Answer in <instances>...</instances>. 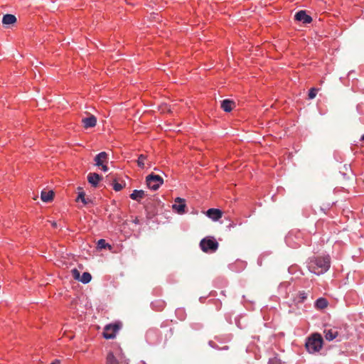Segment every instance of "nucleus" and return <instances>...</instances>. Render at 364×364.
I'll list each match as a JSON object with an SVG mask.
<instances>
[{
	"label": "nucleus",
	"mask_w": 364,
	"mask_h": 364,
	"mask_svg": "<svg viewBox=\"0 0 364 364\" xmlns=\"http://www.w3.org/2000/svg\"><path fill=\"white\" fill-rule=\"evenodd\" d=\"M144 208L146 213V218L151 219L158 212V209L154 201L151 199L146 200L144 204Z\"/></svg>",
	"instance_id": "nucleus-9"
},
{
	"label": "nucleus",
	"mask_w": 364,
	"mask_h": 364,
	"mask_svg": "<svg viewBox=\"0 0 364 364\" xmlns=\"http://www.w3.org/2000/svg\"><path fill=\"white\" fill-rule=\"evenodd\" d=\"M86 205H88V204H93V201L92 200L88 198H86Z\"/></svg>",
	"instance_id": "nucleus-38"
},
{
	"label": "nucleus",
	"mask_w": 364,
	"mask_h": 364,
	"mask_svg": "<svg viewBox=\"0 0 364 364\" xmlns=\"http://www.w3.org/2000/svg\"><path fill=\"white\" fill-rule=\"evenodd\" d=\"M82 124L85 129H89L95 127L97 124V117L91 114L88 117L82 119Z\"/></svg>",
	"instance_id": "nucleus-14"
},
{
	"label": "nucleus",
	"mask_w": 364,
	"mask_h": 364,
	"mask_svg": "<svg viewBox=\"0 0 364 364\" xmlns=\"http://www.w3.org/2000/svg\"><path fill=\"white\" fill-rule=\"evenodd\" d=\"M122 327V323L119 321L106 325L102 332L103 338L107 340L113 339L115 338L117 333L121 329Z\"/></svg>",
	"instance_id": "nucleus-5"
},
{
	"label": "nucleus",
	"mask_w": 364,
	"mask_h": 364,
	"mask_svg": "<svg viewBox=\"0 0 364 364\" xmlns=\"http://www.w3.org/2000/svg\"><path fill=\"white\" fill-rule=\"evenodd\" d=\"M97 247L100 250H102V249H106V248H108L109 250H111L112 249V246L111 245H109V243H107L105 240L104 239H100L98 241H97Z\"/></svg>",
	"instance_id": "nucleus-23"
},
{
	"label": "nucleus",
	"mask_w": 364,
	"mask_h": 364,
	"mask_svg": "<svg viewBox=\"0 0 364 364\" xmlns=\"http://www.w3.org/2000/svg\"><path fill=\"white\" fill-rule=\"evenodd\" d=\"M191 326L193 330L199 331L203 328V325L200 322H193L191 324Z\"/></svg>",
	"instance_id": "nucleus-28"
},
{
	"label": "nucleus",
	"mask_w": 364,
	"mask_h": 364,
	"mask_svg": "<svg viewBox=\"0 0 364 364\" xmlns=\"http://www.w3.org/2000/svg\"><path fill=\"white\" fill-rule=\"evenodd\" d=\"M71 272H72V275H73V278L75 280L80 281V276H81L80 272L76 268H74L73 269H72Z\"/></svg>",
	"instance_id": "nucleus-29"
},
{
	"label": "nucleus",
	"mask_w": 364,
	"mask_h": 364,
	"mask_svg": "<svg viewBox=\"0 0 364 364\" xmlns=\"http://www.w3.org/2000/svg\"><path fill=\"white\" fill-rule=\"evenodd\" d=\"M294 18L296 21H302L304 23H309L312 21V18L307 15L305 11H299L296 13Z\"/></svg>",
	"instance_id": "nucleus-16"
},
{
	"label": "nucleus",
	"mask_w": 364,
	"mask_h": 364,
	"mask_svg": "<svg viewBox=\"0 0 364 364\" xmlns=\"http://www.w3.org/2000/svg\"><path fill=\"white\" fill-rule=\"evenodd\" d=\"M116 351H109L106 357V364H129L128 360L125 359L122 348L117 344Z\"/></svg>",
	"instance_id": "nucleus-2"
},
{
	"label": "nucleus",
	"mask_w": 364,
	"mask_h": 364,
	"mask_svg": "<svg viewBox=\"0 0 364 364\" xmlns=\"http://www.w3.org/2000/svg\"><path fill=\"white\" fill-rule=\"evenodd\" d=\"M16 21V17L14 15L6 14L3 16L1 22L4 25H11L15 23Z\"/></svg>",
	"instance_id": "nucleus-20"
},
{
	"label": "nucleus",
	"mask_w": 364,
	"mask_h": 364,
	"mask_svg": "<svg viewBox=\"0 0 364 364\" xmlns=\"http://www.w3.org/2000/svg\"><path fill=\"white\" fill-rule=\"evenodd\" d=\"M308 267L311 272L316 274H323L327 272L330 267V257L327 256L313 258L310 260Z\"/></svg>",
	"instance_id": "nucleus-1"
},
{
	"label": "nucleus",
	"mask_w": 364,
	"mask_h": 364,
	"mask_svg": "<svg viewBox=\"0 0 364 364\" xmlns=\"http://www.w3.org/2000/svg\"><path fill=\"white\" fill-rule=\"evenodd\" d=\"M343 168L345 171H348L350 170V166L346 164L343 166Z\"/></svg>",
	"instance_id": "nucleus-36"
},
{
	"label": "nucleus",
	"mask_w": 364,
	"mask_h": 364,
	"mask_svg": "<svg viewBox=\"0 0 364 364\" xmlns=\"http://www.w3.org/2000/svg\"><path fill=\"white\" fill-rule=\"evenodd\" d=\"M60 360H58V359H55V360H53L51 363H50V364H60Z\"/></svg>",
	"instance_id": "nucleus-39"
},
{
	"label": "nucleus",
	"mask_w": 364,
	"mask_h": 364,
	"mask_svg": "<svg viewBox=\"0 0 364 364\" xmlns=\"http://www.w3.org/2000/svg\"><path fill=\"white\" fill-rule=\"evenodd\" d=\"M92 279V275L87 272H85L80 276V280L82 284H88Z\"/></svg>",
	"instance_id": "nucleus-24"
},
{
	"label": "nucleus",
	"mask_w": 364,
	"mask_h": 364,
	"mask_svg": "<svg viewBox=\"0 0 364 364\" xmlns=\"http://www.w3.org/2000/svg\"><path fill=\"white\" fill-rule=\"evenodd\" d=\"M129 197L133 200L141 203V199L145 197V192L143 190H134Z\"/></svg>",
	"instance_id": "nucleus-18"
},
{
	"label": "nucleus",
	"mask_w": 364,
	"mask_h": 364,
	"mask_svg": "<svg viewBox=\"0 0 364 364\" xmlns=\"http://www.w3.org/2000/svg\"><path fill=\"white\" fill-rule=\"evenodd\" d=\"M175 313H176V317L181 321H183L186 317V313L183 308L176 309Z\"/></svg>",
	"instance_id": "nucleus-25"
},
{
	"label": "nucleus",
	"mask_w": 364,
	"mask_h": 364,
	"mask_svg": "<svg viewBox=\"0 0 364 364\" xmlns=\"http://www.w3.org/2000/svg\"><path fill=\"white\" fill-rule=\"evenodd\" d=\"M148 165H149L148 168H150L151 167V164H148Z\"/></svg>",
	"instance_id": "nucleus-43"
},
{
	"label": "nucleus",
	"mask_w": 364,
	"mask_h": 364,
	"mask_svg": "<svg viewBox=\"0 0 364 364\" xmlns=\"http://www.w3.org/2000/svg\"><path fill=\"white\" fill-rule=\"evenodd\" d=\"M317 92H318V89L314 88V87L311 88L309 92V98L314 99L316 96Z\"/></svg>",
	"instance_id": "nucleus-30"
},
{
	"label": "nucleus",
	"mask_w": 364,
	"mask_h": 364,
	"mask_svg": "<svg viewBox=\"0 0 364 364\" xmlns=\"http://www.w3.org/2000/svg\"><path fill=\"white\" fill-rule=\"evenodd\" d=\"M102 176L97 173H90L87 175L88 183L94 188H97L100 181L102 180Z\"/></svg>",
	"instance_id": "nucleus-12"
},
{
	"label": "nucleus",
	"mask_w": 364,
	"mask_h": 364,
	"mask_svg": "<svg viewBox=\"0 0 364 364\" xmlns=\"http://www.w3.org/2000/svg\"><path fill=\"white\" fill-rule=\"evenodd\" d=\"M153 295L154 296H161L162 295V293H163V290H162V288L161 287H156L153 289Z\"/></svg>",
	"instance_id": "nucleus-31"
},
{
	"label": "nucleus",
	"mask_w": 364,
	"mask_h": 364,
	"mask_svg": "<svg viewBox=\"0 0 364 364\" xmlns=\"http://www.w3.org/2000/svg\"><path fill=\"white\" fill-rule=\"evenodd\" d=\"M223 211L218 208H209L205 212V215L213 220V221H218L223 216Z\"/></svg>",
	"instance_id": "nucleus-11"
},
{
	"label": "nucleus",
	"mask_w": 364,
	"mask_h": 364,
	"mask_svg": "<svg viewBox=\"0 0 364 364\" xmlns=\"http://www.w3.org/2000/svg\"><path fill=\"white\" fill-rule=\"evenodd\" d=\"M100 167H101L102 170L104 172H107L108 171V166H107V164H104L103 165H100Z\"/></svg>",
	"instance_id": "nucleus-35"
},
{
	"label": "nucleus",
	"mask_w": 364,
	"mask_h": 364,
	"mask_svg": "<svg viewBox=\"0 0 364 364\" xmlns=\"http://www.w3.org/2000/svg\"><path fill=\"white\" fill-rule=\"evenodd\" d=\"M361 141H364V134L362 136L361 139H360Z\"/></svg>",
	"instance_id": "nucleus-42"
},
{
	"label": "nucleus",
	"mask_w": 364,
	"mask_h": 364,
	"mask_svg": "<svg viewBox=\"0 0 364 364\" xmlns=\"http://www.w3.org/2000/svg\"><path fill=\"white\" fill-rule=\"evenodd\" d=\"M52 226H53V228H56V227H57V223H56V222H55V221H54V222H53V223H52Z\"/></svg>",
	"instance_id": "nucleus-40"
},
{
	"label": "nucleus",
	"mask_w": 364,
	"mask_h": 364,
	"mask_svg": "<svg viewBox=\"0 0 364 364\" xmlns=\"http://www.w3.org/2000/svg\"><path fill=\"white\" fill-rule=\"evenodd\" d=\"M315 306L318 309H323L327 307L328 301L324 298H319L316 300Z\"/></svg>",
	"instance_id": "nucleus-22"
},
{
	"label": "nucleus",
	"mask_w": 364,
	"mask_h": 364,
	"mask_svg": "<svg viewBox=\"0 0 364 364\" xmlns=\"http://www.w3.org/2000/svg\"><path fill=\"white\" fill-rule=\"evenodd\" d=\"M132 222L136 225L139 224V220L138 217H135V218L132 220Z\"/></svg>",
	"instance_id": "nucleus-37"
},
{
	"label": "nucleus",
	"mask_w": 364,
	"mask_h": 364,
	"mask_svg": "<svg viewBox=\"0 0 364 364\" xmlns=\"http://www.w3.org/2000/svg\"><path fill=\"white\" fill-rule=\"evenodd\" d=\"M235 107V103L229 99V112Z\"/></svg>",
	"instance_id": "nucleus-34"
},
{
	"label": "nucleus",
	"mask_w": 364,
	"mask_h": 364,
	"mask_svg": "<svg viewBox=\"0 0 364 364\" xmlns=\"http://www.w3.org/2000/svg\"><path fill=\"white\" fill-rule=\"evenodd\" d=\"M146 183L149 189L156 191L164 183V179L160 176L151 173L146 177Z\"/></svg>",
	"instance_id": "nucleus-6"
},
{
	"label": "nucleus",
	"mask_w": 364,
	"mask_h": 364,
	"mask_svg": "<svg viewBox=\"0 0 364 364\" xmlns=\"http://www.w3.org/2000/svg\"><path fill=\"white\" fill-rule=\"evenodd\" d=\"M124 186H125V183H119L117 182V179H114L112 181V187L115 191H120L121 190H122L124 188Z\"/></svg>",
	"instance_id": "nucleus-26"
},
{
	"label": "nucleus",
	"mask_w": 364,
	"mask_h": 364,
	"mask_svg": "<svg viewBox=\"0 0 364 364\" xmlns=\"http://www.w3.org/2000/svg\"><path fill=\"white\" fill-rule=\"evenodd\" d=\"M209 346L217 350L228 349L227 338L225 336H216L213 340L208 342Z\"/></svg>",
	"instance_id": "nucleus-8"
},
{
	"label": "nucleus",
	"mask_w": 364,
	"mask_h": 364,
	"mask_svg": "<svg viewBox=\"0 0 364 364\" xmlns=\"http://www.w3.org/2000/svg\"><path fill=\"white\" fill-rule=\"evenodd\" d=\"M140 364H146V363L144 361L141 360V361L140 362Z\"/></svg>",
	"instance_id": "nucleus-41"
},
{
	"label": "nucleus",
	"mask_w": 364,
	"mask_h": 364,
	"mask_svg": "<svg viewBox=\"0 0 364 364\" xmlns=\"http://www.w3.org/2000/svg\"><path fill=\"white\" fill-rule=\"evenodd\" d=\"M166 302L162 299H156L151 302V307L156 311H161L166 307Z\"/></svg>",
	"instance_id": "nucleus-17"
},
{
	"label": "nucleus",
	"mask_w": 364,
	"mask_h": 364,
	"mask_svg": "<svg viewBox=\"0 0 364 364\" xmlns=\"http://www.w3.org/2000/svg\"><path fill=\"white\" fill-rule=\"evenodd\" d=\"M307 297V294L306 292L302 291L299 293V299L300 301H304Z\"/></svg>",
	"instance_id": "nucleus-33"
},
{
	"label": "nucleus",
	"mask_w": 364,
	"mask_h": 364,
	"mask_svg": "<svg viewBox=\"0 0 364 364\" xmlns=\"http://www.w3.org/2000/svg\"><path fill=\"white\" fill-rule=\"evenodd\" d=\"M228 99H225L221 102V108L224 110V112H228Z\"/></svg>",
	"instance_id": "nucleus-32"
},
{
	"label": "nucleus",
	"mask_w": 364,
	"mask_h": 364,
	"mask_svg": "<svg viewBox=\"0 0 364 364\" xmlns=\"http://www.w3.org/2000/svg\"><path fill=\"white\" fill-rule=\"evenodd\" d=\"M54 195V192L52 190L48 191H41V198L43 202L48 203L53 200Z\"/></svg>",
	"instance_id": "nucleus-19"
},
{
	"label": "nucleus",
	"mask_w": 364,
	"mask_h": 364,
	"mask_svg": "<svg viewBox=\"0 0 364 364\" xmlns=\"http://www.w3.org/2000/svg\"><path fill=\"white\" fill-rule=\"evenodd\" d=\"M200 247L203 252L213 253L219 247L218 241L213 236H207L200 242Z\"/></svg>",
	"instance_id": "nucleus-4"
},
{
	"label": "nucleus",
	"mask_w": 364,
	"mask_h": 364,
	"mask_svg": "<svg viewBox=\"0 0 364 364\" xmlns=\"http://www.w3.org/2000/svg\"><path fill=\"white\" fill-rule=\"evenodd\" d=\"M146 341L150 345H156L159 343L162 339L161 333L159 329H149L145 335Z\"/></svg>",
	"instance_id": "nucleus-7"
},
{
	"label": "nucleus",
	"mask_w": 364,
	"mask_h": 364,
	"mask_svg": "<svg viewBox=\"0 0 364 364\" xmlns=\"http://www.w3.org/2000/svg\"><path fill=\"white\" fill-rule=\"evenodd\" d=\"M77 201L80 200L85 205H86V197L84 191L78 192V195L76 199Z\"/></svg>",
	"instance_id": "nucleus-27"
},
{
	"label": "nucleus",
	"mask_w": 364,
	"mask_h": 364,
	"mask_svg": "<svg viewBox=\"0 0 364 364\" xmlns=\"http://www.w3.org/2000/svg\"><path fill=\"white\" fill-rule=\"evenodd\" d=\"M175 203L172 205V209L178 214L183 215L186 212V203L184 198L177 197Z\"/></svg>",
	"instance_id": "nucleus-10"
},
{
	"label": "nucleus",
	"mask_w": 364,
	"mask_h": 364,
	"mask_svg": "<svg viewBox=\"0 0 364 364\" xmlns=\"http://www.w3.org/2000/svg\"><path fill=\"white\" fill-rule=\"evenodd\" d=\"M94 161L95 162V165L100 167V165H103L104 164H107L108 162V154L105 151L100 152L95 156Z\"/></svg>",
	"instance_id": "nucleus-13"
},
{
	"label": "nucleus",
	"mask_w": 364,
	"mask_h": 364,
	"mask_svg": "<svg viewBox=\"0 0 364 364\" xmlns=\"http://www.w3.org/2000/svg\"><path fill=\"white\" fill-rule=\"evenodd\" d=\"M147 159V156L144 154H139L136 160L137 166L141 169L145 168V161Z\"/></svg>",
	"instance_id": "nucleus-21"
},
{
	"label": "nucleus",
	"mask_w": 364,
	"mask_h": 364,
	"mask_svg": "<svg viewBox=\"0 0 364 364\" xmlns=\"http://www.w3.org/2000/svg\"><path fill=\"white\" fill-rule=\"evenodd\" d=\"M326 340L331 341L338 336V331L336 328H325L323 331Z\"/></svg>",
	"instance_id": "nucleus-15"
},
{
	"label": "nucleus",
	"mask_w": 364,
	"mask_h": 364,
	"mask_svg": "<svg viewBox=\"0 0 364 364\" xmlns=\"http://www.w3.org/2000/svg\"><path fill=\"white\" fill-rule=\"evenodd\" d=\"M323 346V338L318 333H313L306 341L305 346L308 352L314 353L318 352Z\"/></svg>",
	"instance_id": "nucleus-3"
}]
</instances>
